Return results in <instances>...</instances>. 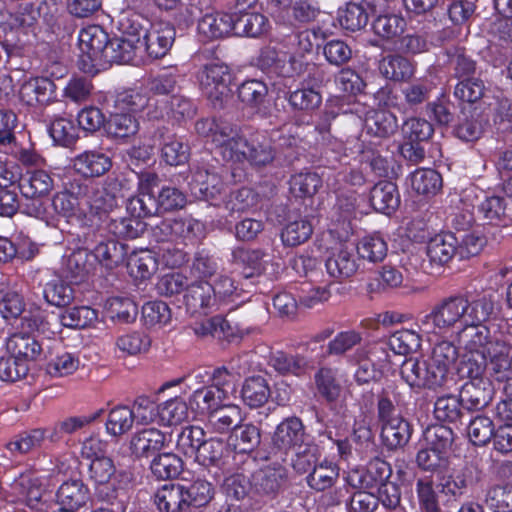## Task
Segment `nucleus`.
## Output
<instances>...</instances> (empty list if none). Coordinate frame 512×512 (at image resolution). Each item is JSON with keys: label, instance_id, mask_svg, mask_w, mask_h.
I'll use <instances>...</instances> for the list:
<instances>
[{"label": "nucleus", "instance_id": "72a5a7b5", "mask_svg": "<svg viewBox=\"0 0 512 512\" xmlns=\"http://www.w3.org/2000/svg\"><path fill=\"white\" fill-rule=\"evenodd\" d=\"M185 304L192 312L210 308L215 304L213 286L207 281L189 283L184 296Z\"/></svg>", "mask_w": 512, "mask_h": 512}, {"label": "nucleus", "instance_id": "338daca9", "mask_svg": "<svg viewBox=\"0 0 512 512\" xmlns=\"http://www.w3.org/2000/svg\"><path fill=\"white\" fill-rule=\"evenodd\" d=\"M321 185L322 180L315 172H301L290 179V190L296 197L313 196Z\"/></svg>", "mask_w": 512, "mask_h": 512}, {"label": "nucleus", "instance_id": "a19ab883", "mask_svg": "<svg viewBox=\"0 0 512 512\" xmlns=\"http://www.w3.org/2000/svg\"><path fill=\"white\" fill-rule=\"evenodd\" d=\"M97 311L88 306H75L61 311L58 321L62 327L84 329L97 320Z\"/></svg>", "mask_w": 512, "mask_h": 512}, {"label": "nucleus", "instance_id": "5701e85b", "mask_svg": "<svg viewBox=\"0 0 512 512\" xmlns=\"http://www.w3.org/2000/svg\"><path fill=\"white\" fill-rule=\"evenodd\" d=\"M370 202L380 213L389 215L394 212L400 204V194L396 184L386 180L375 184L370 193Z\"/></svg>", "mask_w": 512, "mask_h": 512}, {"label": "nucleus", "instance_id": "9d476101", "mask_svg": "<svg viewBox=\"0 0 512 512\" xmlns=\"http://www.w3.org/2000/svg\"><path fill=\"white\" fill-rule=\"evenodd\" d=\"M125 37L109 40L104 55V62L129 63L133 61L137 50L140 48V30L135 21L126 25L121 22Z\"/></svg>", "mask_w": 512, "mask_h": 512}, {"label": "nucleus", "instance_id": "c756f323", "mask_svg": "<svg viewBox=\"0 0 512 512\" xmlns=\"http://www.w3.org/2000/svg\"><path fill=\"white\" fill-rule=\"evenodd\" d=\"M327 273L342 280L351 277L358 269L357 260L351 251L340 247L333 250L325 262Z\"/></svg>", "mask_w": 512, "mask_h": 512}, {"label": "nucleus", "instance_id": "79ce46f5", "mask_svg": "<svg viewBox=\"0 0 512 512\" xmlns=\"http://www.w3.org/2000/svg\"><path fill=\"white\" fill-rule=\"evenodd\" d=\"M95 258L106 268L120 265L126 256V246L114 239L100 241L93 249Z\"/></svg>", "mask_w": 512, "mask_h": 512}, {"label": "nucleus", "instance_id": "603ef678", "mask_svg": "<svg viewBox=\"0 0 512 512\" xmlns=\"http://www.w3.org/2000/svg\"><path fill=\"white\" fill-rule=\"evenodd\" d=\"M105 127L109 135L116 138H126L137 133L139 122L130 113H115L109 117Z\"/></svg>", "mask_w": 512, "mask_h": 512}, {"label": "nucleus", "instance_id": "e2e57ef3", "mask_svg": "<svg viewBox=\"0 0 512 512\" xmlns=\"http://www.w3.org/2000/svg\"><path fill=\"white\" fill-rule=\"evenodd\" d=\"M471 480V472L467 469L444 476L440 481L441 492L449 499L457 500L466 492Z\"/></svg>", "mask_w": 512, "mask_h": 512}, {"label": "nucleus", "instance_id": "f8f14e48", "mask_svg": "<svg viewBox=\"0 0 512 512\" xmlns=\"http://www.w3.org/2000/svg\"><path fill=\"white\" fill-rule=\"evenodd\" d=\"M239 152H242L243 155H239V159H232V161L247 160L251 165L257 167L269 165L275 158V150L270 139L261 133H255L247 140L242 138Z\"/></svg>", "mask_w": 512, "mask_h": 512}, {"label": "nucleus", "instance_id": "864d4df0", "mask_svg": "<svg viewBox=\"0 0 512 512\" xmlns=\"http://www.w3.org/2000/svg\"><path fill=\"white\" fill-rule=\"evenodd\" d=\"M268 93L266 84L260 80L244 81L238 87V98L247 107L259 108L265 101Z\"/></svg>", "mask_w": 512, "mask_h": 512}, {"label": "nucleus", "instance_id": "6e6552de", "mask_svg": "<svg viewBox=\"0 0 512 512\" xmlns=\"http://www.w3.org/2000/svg\"><path fill=\"white\" fill-rule=\"evenodd\" d=\"M136 27L140 30V47L143 46L150 57H164L171 49L176 32L170 23L158 21L149 24V28L136 23Z\"/></svg>", "mask_w": 512, "mask_h": 512}, {"label": "nucleus", "instance_id": "09e8293b", "mask_svg": "<svg viewBox=\"0 0 512 512\" xmlns=\"http://www.w3.org/2000/svg\"><path fill=\"white\" fill-rule=\"evenodd\" d=\"M406 27L405 19L397 14L386 13L378 15L373 21L374 33L384 40H392L400 36Z\"/></svg>", "mask_w": 512, "mask_h": 512}, {"label": "nucleus", "instance_id": "a18cd8bd", "mask_svg": "<svg viewBox=\"0 0 512 512\" xmlns=\"http://www.w3.org/2000/svg\"><path fill=\"white\" fill-rule=\"evenodd\" d=\"M150 469L152 474L160 480L172 479L182 472L183 461L174 453H161L154 457Z\"/></svg>", "mask_w": 512, "mask_h": 512}, {"label": "nucleus", "instance_id": "1a4fd4ad", "mask_svg": "<svg viewBox=\"0 0 512 512\" xmlns=\"http://www.w3.org/2000/svg\"><path fill=\"white\" fill-rule=\"evenodd\" d=\"M502 191L511 200V204L499 195H482L473 205L478 218L486 224L498 225L512 215V177L504 182Z\"/></svg>", "mask_w": 512, "mask_h": 512}, {"label": "nucleus", "instance_id": "412c9836", "mask_svg": "<svg viewBox=\"0 0 512 512\" xmlns=\"http://www.w3.org/2000/svg\"><path fill=\"white\" fill-rule=\"evenodd\" d=\"M224 188L221 175L215 171L198 168L193 174L192 190L204 200H216Z\"/></svg>", "mask_w": 512, "mask_h": 512}, {"label": "nucleus", "instance_id": "e433bc0d", "mask_svg": "<svg viewBox=\"0 0 512 512\" xmlns=\"http://www.w3.org/2000/svg\"><path fill=\"white\" fill-rule=\"evenodd\" d=\"M268 28V19L260 13L246 12L233 15V34L237 36L258 37Z\"/></svg>", "mask_w": 512, "mask_h": 512}, {"label": "nucleus", "instance_id": "aec40b11", "mask_svg": "<svg viewBox=\"0 0 512 512\" xmlns=\"http://www.w3.org/2000/svg\"><path fill=\"white\" fill-rule=\"evenodd\" d=\"M12 490L18 497L25 500L26 505L35 511H42L45 506L42 501L43 489L38 477L27 472L15 478L11 484Z\"/></svg>", "mask_w": 512, "mask_h": 512}, {"label": "nucleus", "instance_id": "423d86ee", "mask_svg": "<svg viewBox=\"0 0 512 512\" xmlns=\"http://www.w3.org/2000/svg\"><path fill=\"white\" fill-rule=\"evenodd\" d=\"M401 376L416 389L436 390L442 387L447 378L428 358H409L401 365Z\"/></svg>", "mask_w": 512, "mask_h": 512}, {"label": "nucleus", "instance_id": "20e7f679", "mask_svg": "<svg viewBox=\"0 0 512 512\" xmlns=\"http://www.w3.org/2000/svg\"><path fill=\"white\" fill-rule=\"evenodd\" d=\"M195 130L200 136L210 139L225 160L232 161L243 155L239 152L242 137L231 123L222 119H201L196 122Z\"/></svg>", "mask_w": 512, "mask_h": 512}, {"label": "nucleus", "instance_id": "13d9d810", "mask_svg": "<svg viewBox=\"0 0 512 512\" xmlns=\"http://www.w3.org/2000/svg\"><path fill=\"white\" fill-rule=\"evenodd\" d=\"M387 243L378 234L366 236L357 245V253L362 259L369 262H380L387 255Z\"/></svg>", "mask_w": 512, "mask_h": 512}, {"label": "nucleus", "instance_id": "473e14b6", "mask_svg": "<svg viewBox=\"0 0 512 512\" xmlns=\"http://www.w3.org/2000/svg\"><path fill=\"white\" fill-rule=\"evenodd\" d=\"M411 434V426L403 417L393 418L390 422L381 425L382 441L390 450L405 446Z\"/></svg>", "mask_w": 512, "mask_h": 512}, {"label": "nucleus", "instance_id": "f3484780", "mask_svg": "<svg viewBox=\"0 0 512 512\" xmlns=\"http://www.w3.org/2000/svg\"><path fill=\"white\" fill-rule=\"evenodd\" d=\"M166 435L155 427L136 431L130 438L129 450L135 458H148L166 445Z\"/></svg>", "mask_w": 512, "mask_h": 512}, {"label": "nucleus", "instance_id": "a878e982", "mask_svg": "<svg viewBox=\"0 0 512 512\" xmlns=\"http://www.w3.org/2000/svg\"><path fill=\"white\" fill-rule=\"evenodd\" d=\"M380 73L389 80L408 81L415 73V63L400 54H389L379 62Z\"/></svg>", "mask_w": 512, "mask_h": 512}, {"label": "nucleus", "instance_id": "f704fd0d", "mask_svg": "<svg viewBox=\"0 0 512 512\" xmlns=\"http://www.w3.org/2000/svg\"><path fill=\"white\" fill-rule=\"evenodd\" d=\"M414 493L420 512H441L437 486L432 476L425 475L416 478Z\"/></svg>", "mask_w": 512, "mask_h": 512}, {"label": "nucleus", "instance_id": "c85d7f7f", "mask_svg": "<svg viewBox=\"0 0 512 512\" xmlns=\"http://www.w3.org/2000/svg\"><path fill=\"white\" fill-rule=\"evenodd\" d=\"M56 497L60 507L76 511L88 502L90 495L88 487L81 480H70L58 488Z\"/></svg>", "mask_w": 512, "mask_h": 512}, {"label": "nucleus", "instance_id": "0e129e2a", "mask_svg": "<svg viewBox=\"0 0 512 512\" xmlns=\"http://www.w3.org/2000/svg\"><path fill=\"white\" fill-rule=\"evenodd\" d=\"M494 430L495 427L491 418L478 415L470 420L467 434L474 445L484 446L491 440Z\"/></svg>", "mask_w": 512, "mask_h": 512}, {"label": "nucleus", "instance_id": "6e6d98bb", "mask_svg": "<svg viewBox=\"0 0 512 512\" xmlns=\"http://www.w3.org/2000/svg\"><path fill=\"white\" fill-rule=\"evenodd\" d=\"M128 211L131 216L140 218L152 216L159 213V204L153 191L139 190V193L130 198L128 205Z\"/></svg>", "mask_w": 512, "mask_h": 512}, {"label": "nucleus", "instance_id": "cd10ccee", "mask_svg": "<svg viewBox=\"0 0 512 512\" xmlns=\"http://www.w3.org/2000/svg\"><path fill=\"white\" fill-rule=\"evenodd\" d=\"M53 186L52 177L44 170H32L21 174L19 189L26 198L45 196L53 189Z\"/></svg>", "mask_w": 512, "mask_h": 512}, {"label": "nucleus", "instance_id": "bb28decb", "mask_svg": "<svg viewBox=\"0 0 512 512\" xmlns=\"http://www.w3.org/2000/svg\"><path fill=\"white\" fill-rule=\"evenodd\" d=\"M429 260L437 265L448 263L457 255V238L453 233H440L432 237L426 248Z\"/></svg>", "mask_w": 512, "mask_h": 512}, {"label": "nucleus", "instance_id": "774afa93", "mask_svg": "<svg viewBox=\"0 0 512 512\" xmlns=\"http://www.w3.org/2000/svg\"><path fill=\"white\" fill-rule=\"evenodd\" d=\"M485 503L494 512H512V487H491L485 495Z\"/></svg>", "mask_w": 512, "mask_h": 512}, {"label": "nucleus", "instance_id": "9b49d317", "mask_svg": "<svg viewBox=\"0 0 512 512\" xmlns=\"http://www.w3.org/2000/svg\"><path fill=\"white\" fill-rule=\"evenodd\" d=\"M18 96L28 106H45L56 100V85L47 77H31L23 81Z\"/></svg>", "mask_w": 512, "mask_h": 512}, {"label": "nucleus", "instance_id": "ea45409f", "mask_svg": "<svg viewBox=\"0 0 512 512\" xmlns=\"http://www.w3.org/2000/svg\"><path fill=\"white\" fill-rule=\"evenodd\" d=\"M314 381L318 393L326 401L335 402L338 400L342 392V386L335 369L320 368L314 375Z\"/></svg>", "mask_w": 512, "mask_h": 512}, {"label": "nucleus", "instance_id": "de8ad7c7", "mask_svg": "<svg viewBox=\"0 0 512 512\" xmlns=\"http://www.w3.org/2000/svg\"><path fill=\"white\" fill-rule=\"evenodd\" d=\"M196 113L194 103L186 96L175 93L163 103L161 117L167 116L174 121L192 118Z\"/></svg>", "mask_w": 512, "mask_h": 512}, {"label": "nucleus", "instance_id": "7ed1b4c3", "mask_svg": "<svg viewBox=\"0 0 512 512\" xmlns=\"http://www.w3.org/2000/svg\"><path fill=\"white\" fill-rule=\"evenodd\" d=\"M473 339L489 363V376L498 383H505L504 390H508V383L512 381L511 346L502 337L492 334L490 330L481 329Z\"/></svg>", "mask_w": 512, "mask_h": 512}, {"label": "nucleus", "instance_id": "49530a36", "mask_svg": "<svg viewBox=\"0 0 512 512\" xmlns=\"http://www.w3.org/2000/svg\"><path fill=\"white\" fill-rule=\"evenodd\" d=\"M338 467L331 462L323 461L311 469L307 476V484L316 491L331 488L338 479Z\"/></svg>", "mask_w": 512, "mask_h": 512}, {"label": "nucleus", "instance_id": "f03ea898", "mask_svg": "<svg viewBox=\"0 0 512 512\" xmlns=\"http://www.w3.org/2000/svg\"><path fill=\"white\" fill-rule=\"evenodd\" d=\"M466 354H461L458 374L468 378L461 389L462 405L468 410H481L493 398L494 390L489 376V363L474 340L467 341Z\"/></svg>", "mask_w": 512, "mask_h": 512}, {"label": "nucleus", "instance_id": "c9c22d12", "mask_svg": "<svg viewBox=\"0 0 512 512\" xmlns=\"http://www.w3.org/2000/svg\"><path fill=\"white\" fill-rule=\"evenodd\" d=\"M271 396L268 382L261 376L247 378L241 389V398L250 408L263 406Z\"/></svg>", "mask_w": 512, "mask_h": 512}, {"label": "nucleus", "instance_id": "5fc2aeb1", "mask_svg": "<svg viewBox=\"0 0 512 512\" xmlns=\"http://www.w3.org/2000/svg\"><path fill=\"white\" fill-rule=\"evenodd\" d=\"M188 418L189 408L182 398H171L160 404V421L163 425H178Z\"/></svg>", "mask_w": 512, "mask_h": 512}, {"label": "nucleus", "instance_id": "69168bd1", "mask_svg": "<svg viewBox=\"0 0 512 512\" xmlns=\"http://www.w3.org/2000/svg\"><path fill=\"white\" fill-rule=\"evenodd\" d=\"M44 297L48 303L57 307L69 305L74 299V291L60 278L49 281L44 288Z\"/></svg>", "mask_w": 512, "mask_h": 512}, {"label": "nucleus", "instance_id": "6ab92c4d", "mask_svg": "<svg viewBox=\"0 0 512 512\" xmlns=\"http://www.w3.org/2000/svg\"><path fill=\"white\" fill-rule=\"evenodd\" d=\"M198 34L204 40L224 38L233 34V15L223 12L206 13L197 25Z\"/></svg>", "mask_w": 512, "mask_h": 512}, {"label": "nucleus", "instance_id": "2eb2a0df", "mask_svg": "<svg viewBox=\"0 0 512 512\" xmlns=\"http://www.w3.org/2000/svg\"><path fill=\"white\" fill-rule=\"evenodd\" d=\"M71 164L78 175L94 178L106 174L112 167V160L101 149H88L77 154Z\"/></svg>", "mask_w": 512, "mask_h": 512}, {"label": "nucleus", "instance_id": "c03bdc74", "mask_svg": "<svg viewBox=\"0 0 512 512\" xmlns=\"http://www.w3.org/2000/svg\"><path fill=\"white\" fill-rule=\"evenodd\" d=\"M410 185L418 194L435 195L442 187V177L433 169L420 168L411 173Z\"/></svg>", "mask_w": 512, "mask_h": 512}, {"label": "nucleus", "instance_id": "b1692460", "mask_svg": "<svg viewBox=\"0 0 512 512\" xmlns=\"http://www.w3.org/2000/svg\"><path fill=\"white\" fill-rule=\"evenodd\" d=\"M181 484H166L154 495V504L159 512H186L188 504Z\"/></svg>", "mask_w": 512, "mask_h": 512}, {"label": "nucleus", "instance_id": "a211bd4d", "mask_svg": "<svg viewBox=\"0 0 512 512\" xmlns=\"http://www.w3.org/2000/svg\"><path fill=\"white\" fill-rule=\"evenodd\" d=\"M155 138L160 141L161 158L171 166L185 164L189 159V148L176 135L170 134L165 127L158 128Z\"/></svg>", "mask_w": 512, "mask_h": 512}, {"label": "nucleus", "instance_id": "3c124183", "mask_svg": "<svg viewBox=\"0 0 512 512\" xmlns=\"http://www.w3.org/2000/svg\"><path fill=\"white\" fill-rule=\"evenodd\" d=\"M101 413L102 410H99L90 416H74L58 421L49 430L50 433L48 434L47 438L52 442H57L64 435L72 434L90 424L96 420L101 415Z\"/></svg>", "mask_w": 512, "mask_h": 512}, {"label": "nucleus", "instance_id": "7c9ffc66", "mask_svg": "<svg viewBox=\"0 0 512 512\" xmlns=\"http://www.w3.org/2000/svg\"><path fill=\"white\" fill-rule=\"evenodd\" d=\"M7 352L16 358H21L28 364L37 360L42 352L39 342L27 333L12 334L6 341Z\"/></svg>", "mask_w": 512, "mask_h": 512}, {"label": "nucleus", "instance_id": "f257e3e1", "mask_svg": "<svg viewBox=\"0 0 512 512\" xmlns=\"http://www.w3.org/2000/svg\"><path fill=\"white\" fill-rule=\"evenodd\" d=\"M494 311V299L491 294H478L475 297L453 296L444 299L433 307L430 313L419 321L423 333L441 335L448 333L457 325L458 341L466 354L467 341L473 340L481 329L490 330L484 323Z\"/></svg>", "mask_w": 512, "mask_h": 512}, {"label": "nucleus", "instance_id": "bf43d9fd", "mask_svg": "<svg viewBox=\"0 0 512 512\" xmlns=\"http://www.w3.org/2000/svg\"><path fill=\"white\" fill-rule=\"evenodd\" d=\"M131 276L136 279H147L158 269V262L149 251H141L131 255L127 263Z\"/></svg>", "mask_w": 512, "mask_h": 512}, {"label": "nucleus", "instance_id": "dca6fc26", "mask_svg": "<svg viewBox=\"0 0 512 512\" xmlns=\"http://www.w3.org/2000/svg\"><path fill=\"white\" fill-rule=\"evenodd\" d=\"M79 49L92 66L104 62V55L109 42L108 34L98 25H90L79 33Z\"/></svg>", "mask_w": 512, "mask_h": 512}, {"label": "nucleus", "instance_id": "ddd939ff", "mask_svg": "<svg viewBox=\"0 0 512 512\" xmlns=\"http://www.w3.org/2000/svg\"><path fill=\"white\" fill-rule=\"evenodd\" d=\"M310 437L306 433L302 420L293 416L284 419L277 425L272 437V443L274 448L287 453Z\"/></svg>", "mask_w": 512, "mask_h": 512}, {"label": "nucleus", "instance_id": "58836bf2", "mask_svg": "<svg viewBox=\"0 0 512 512\" xmlns=\"http://www.w3.org/2000/svg\"><path fill=\"white\" fill-rule=\"evenodd\" d=\"M291 452H293L291 457L292 467L299 474L310 472L317 465L321 455L318 446L311 437L291 450Z\"/></svg>", "mask_w": 512, "mask_h": 512}, {"label": "nucleus", "instance_id": "052dcab7", "mask_svg": "<svg viewBox=\"0 0 512 512\" xmlns=\"http://www.w3.org/2000/svg\"><path fill=\"white\" fill-rule=\"evenodd\" d=\"M204 438L205 432L201 427H184L177 435L176 448L184 455L196 456Z\"/></svg>", "mask_w": 512, "mask_h": 512}, {"label": "nucleus", "instance_id": "4468645a", "mask_svg": "<svg viewBox=\"0 0 512 512\" xmlns=\"http://www.w3.org/2000/svg\"><path fill=\"white\" fill-rule=\"evenodd\" d=\"M115 471L112 459L107 456L95 459L89 465L90 478L99 486L97 488L98 498L111 505L118 500L121 493L120 489L108 486Z\"/></svg>", "mask_w": 512, "mask_h": 512}, {"label": "nucleus", "instance_id": "4d7b16f0", "mask_svg": "<svg viewBox=\"0 0 512 512\" xmlns=\"http://www.w3.org/2000/svg\"><path fill=\"white\" fill-rule=\"evenodd\" d=\"M134 424L132 412L128 406L114 407L108 414L106 431L112 436H121L130 431Z\"/></svg>", "mask_w": 512, "mask_h": 512}, {"label": "nucleus", "instance_id": "4c0bfd02", "mask_svg": "<svg viewBox=\"0 0 512 512\" xmlns=\"http://www.w3.org/2000/svg\"><path fill=\"white\" fill-rule=\"evenodd\" d=\"M364 124L367 132L377 137H387L398 127L396 117L388 110L368 111Z\"/></svg>", "mask_w": 512, "mask_h": 512}, {"label": "nucleus", "instance_id": "39448f33", "mask_svg": "<svg viewBox=\"0 0 512 512\" xmlns=\"http://www.w3.org/2000/svg\"><path fill=\"white\" fill-rule=\"evenodd\" d=\"M201 89L214 108L221 109L230 99V73L223 63L205 65L198 73Z\"/></svg>", "mask_w": 512, "mask_h": 512}, {"label": "nucleus", "instance_id": "4be33fe9", "mask_svg": "<svg viewBox=\"0 0 512 512\" xmlns=\"http://www.w3.org/2000/svg\"><path fill=\"white\" fill-rule=\"evenodd\" d=\"M208 430L223 434L232 432L243 420L241 408L235 404H223L207 418Z\"/></svg>", "mask_w": 512, "mask_h": 512}, {"label": "nucleus", "instance_id": "0eeeda50", "mask_svg": "<svg viewBox=\"0 0 512 512\" xmlns=\"http://www.w3.org/2000/svg\"><path fill=\"white\" fill-rule=\"evenodd\" d=\"M229 373L226 369H217L212 374L213 384L207 387L197 388L190 397L192 409L198 414L206 415L207 418L213 411L220 408L228 399V392L225 389Z\"/></svg>", "mask_w": 512, "mask_h": 512}, {"label": "nucleus", "instance_id": "37998d69", "mask_svg": "<svg viewBox=\"0 0 512 512\" xmlns=\"http://www.w3.org/2000/svg\"><path fill=\"white\" fill-rule=\"evenodd\" d=\"M459 357L458 348L452 341L441 340L434 344L428 359L447 378L450 368Z\"/></svg>", "mask_w": 512, "mask_h": 512}, {"label": "nucleus", "instance_id": "2f4dec72", "mask_svg": "<svg viewBox=\"0 0 512 512\" xmlns=\"http://www.w3.org/2000/svg\"><path fill=\"white\" fill-rule=\"evenodd\" d=\"M260 442V429L251 423H240L235 427L228 438V445L239 453H250L254 451L259 446Z\"/></svg>", "mask_w": 512, "mask_h": 512}, {"label": "nucleus", "instance_id": "393cba45", "mask_svg": "<svg viewBox=\"0 0 512 512\" xmlns=\"http://www.w3.org/2000/svg\"><path fill=\"white\" fill-rule=\"evenodd\" d=\"M268 365L279 374H290L297 377L304 375L310 368V363L305 356L283 351L271 352Z\"/></svg>", "mask_w": 512, "mask_h": 512}, {"label": "nucleus", "instance_id": "8fccbe9b", "mask_svg": "<svg viewBox=\"0 0 512 512\" xmlns=\"http://www.w3.org/2000/svg\"><path fill=\"white\" fill-rule=\"evenodd\" d=\"M368 12L361 3H348L338 10V21L345 30L355 32L364 28L368 23Z\"/></svg>", "mask_w": 512, "mask_h": 512}, {"label": "nucleus", "instance_id": "680f3d73", "mask_svg": "<svg viewBox=\"0 0 512 512\" xmlns=\"http://www.w3.org/2000/svg\"><path fill=\"white\" fill-rule=\"evenodd\" d=\"M184 488L185 499L188 507H202L207 505L213 498L211 483L204 479H196L192 483L181 484Z\"/></svg>", "mask_w": 512, "mask_h": 512}]
</instances>
